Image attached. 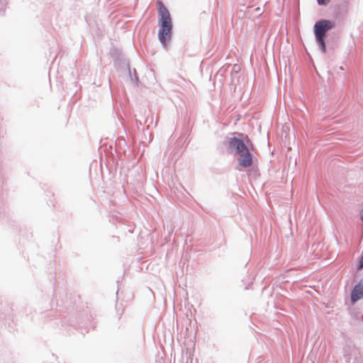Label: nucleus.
Masks as SVG:
<instances>
[{"label": "nucleus", "mask_w": 363, "mask_h": 363, "mask_svg": "<svg viewBox=\"0 0 363 363\" xmlns=\"http://www.w3.org/2000/svg\"><path fill=\"white\" fill-rule=\"evenodd\" d=\"M159 14L158 38L164 46H167L172 37V22L170 13L161 1H157Z\"/></svg>", "instance_id": "f257e3e1"}, {"label": "nucleus", "mask_w": 363, "mask_h": 363, "mask_svg": "<svg viewBox=\"0 0 363 363\" xmlns=\"http://www.w3.org/2000/svg\"><path fill=\"white\" fill-rule=\"evenodd\" d=\"M334 23L328 20H321L315 23L314 26V33L317 42L320 46L323 52H325V43L324 36L325 33L332 28Z\"/></svg>", "instance_id": "f03ea898"}, {"label": "nucleus", "mask_w": 363, "mask_h": 363, "mask_svg": "<svg viewBox=\"0 0 363 363\" xmlns=\"http://www.w3.org/2000/svg\"><path fill=\"white\" fill-rule=\"evenodd\" d=\"M229 147L231 150H235L238 155L249 150L244 141L237 138H233L229 142Z\"/></svg>", "instance_id": "7ed1b4c3"}, {"label": "nucleus", "mask_w": 363, "mask_h": 363, "mask_svg": "<svg viewBox=\"0 0 363 363\" xmlns=\"http://www.w3.org/2000/svg\"><path fill=\"white\" fill-rule=\"evenodd\" d=\"M238 162L239 164L243 167H250L252 165V155L250 150H247L242 153L238 155Z\"/></svg>", "instance_id": "20e7f679"}, {"label": "nucleus", "mask_w": 363, "mask_h": 363, "mask_svg": "<svg viewBox=\"0 0 363 363\" xmlns=\"http://www.w3.org/2000/svg\"><path fill=\"white\" fill-rule=\"evenodd\" d=\"M363 298V284H357L351 294V301L354 303Z\"/></svg>", "instance_id": "39448f33"}, {"label": "nucleus", "mask_w": 363, "mask_h": 363, "mask_svg": "<svg viewBox=\"0 0 363 363\" xmlns=\"http://www.w3.org/2000/svg\"><path fill=\"white\" fill-rule=\"evenodd\" d=\"M318 4L326 5L330 2V0H317Z\"/></svg>", "instance_id": "423d86ee"}, {"label": "nucleus", "mask_w": 363, "mask_h": 363, "mask_svg": "<svg viewBox=\"0 0 363 363\" xmlns=\"http://www.w3.org/2000/svg\"><path fill=\"white\" fill-rule=\"evenodd\" d=\"M363 268V254H362V256L360 259V261H359V266H358V269H362Z\"/></svg>", "instance_id": "0eeeda50"}, {"label": "nucleus", "mask_w": 363, "mask_h": 363, "mask_svg": "<svg viewBox=\"0 0 363 363\" xmlns=\"http://www.w3.org/2000/svg\"><path fill=\"white\" fill-rule=\"evenodd\" d=\"M245 140L247 142L248 141L249 138H248V136H247V135H245Z\"/></svg>", "instance_id": "6e6552de"}]
</instances>
